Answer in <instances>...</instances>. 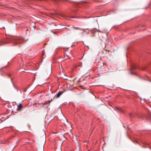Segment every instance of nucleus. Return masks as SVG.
<instances>
[{"label":"nucleus","mask_w":151,"mask_h":151,"mask_svg":"<svg viewBox=\"0 0 151 151\" xmlns=\"http://www.w3.org/2000/svg\"><path fill=\"white\" fill-rule=\"evenodd\" d=\"M68 30H70V29H68Z\"/></svg>","instance_id":"f3484780"},{"label":"nucleus","mask_w":151,"mask_h":151,"mask_svg":"<svg viewBox=\"0 0 151 151\" xmlns=\"http://www.w3.org/2000/svg\"><path fill=\"white\" fill-rule=\"evenodd\" d=\"M86 32L87 33V34H88V33H89V31H85V30H84L83 31V33L84 32Z\"/></svg>","instance_id":"1a4fd4ad"},{"label":"nucleus","mask_w":151,"mask_h":151,"mask_svg":"<svg viewBox=\"0 0 151 151\" xmlns=\"http://www.w3.org/2000/svg\"><path fill=\"white\" fill-rule=\"evenodd\" d=\"M62 17H64V18H65V16L64 15H63V14H62L61 15Z\"/></svg>","instance_id":"9b49d317"},{"label":"nucleus","mask_w":151,"mask_h":151,"mask_svg":"<svg viewBox=\"0 0 151 151\" xmlns=\"http://www.w3.org/2000/svg\"><path fill=\"white\" fill-rule=\"evenodd\" d=\"M63 93V92L62 91H60L58 93L56 94L54 96V98H57L60 97L61 94Z\"/></svg>","instance_id":"7ed1b4c3"},{"label":"nucleus","mask_w":151,"mask_h":151,"mask_svg":"<svg viewBox=\"0 0 151 151\" xmlns=\"http://www.w3.org/2000/svg\"><path fill=\"white\" fill-rule=\"evenodd\" d=\"M9 77L11 76V75H10V74H9Z\"/></svg>","instance_id":"dca6fc26"},{"label":"nucleus","mask_w":151,"mask_h":151,"mask_svg":"<svg viewBox=\"0 0 151 151\" xmlns=\"http://www.w3.org/2000/svg\"><path fill=\"white\" fill-rule=\"evenodd\" d=\"M52 100H51L50 101H49V103H50L51 101H52Z\"/></svg>","instance_id":"ddd939ff"},{"label":"nucleus","mask_w":151,"mask_h":151,"mask_svg":"<svg viewBox=\"0 0 151 151\" xmlns=\"http://www.w3.org/2000/svg\"><path fill=\"white\" fill-rule=\"evenodd\" d=\"M44 50H43L42 51V56L44 55Z\"/></svg>","instance_id":"9d476101"},{"label":"nucleus","mask_w":151,"mask_h":151,"mask_svg":"<svg viewBox=\"0 0 151 151\" xmlns=\"http://www.w3.org/2000/svg\"><path fill=\"white\" fill-rule=\"evenodd\" d=\"M24 41V39L21 37H16L13 39V42L15 45L22 44Z\"/></svg>","instance_id":"f257e3e1"},{"label":"nucleus","mask_w":151,"mask_h":151,"mask_svg":"<svg viewBox=\"0 0 151 151\" xmlns=\"http://www.w3.org/2000/svg\"><path fill=\"white\" fill-rule=\"evenodd\" d=\"M142 143L143 145V147H148L151 149V145L146 142H142Z\"/></svg>","instance_id":"f03ea898"},{"label":"nucleus","mask_w":151,"mask_h":151,"mask_svg":"<svg viewBox=\"0 0 151 151\" xmlns=\"http://www.w3.org/2000/svg\"><path fill=\"white\" fill-rule=\"evenodd\" d=\"M129 116L131 117H134L136 116H138L137 114H134L133 113H130L129 114Z\"/></svg>","instance_id":"20e7f679"},{"label":"nucleus","mask_w":151,"mask_h":151,"mask_svg":"<svg viewBox=\"0 0 151 151\" xmlns=\"http://www.w3.org/2000/svg\"><path fill=\"white\" fill-rule=\"evenodd\" d=\"M115 109H117V110H119L120 112H121L122 113L124 112V111H123V110H122V108H119L118 107H116L115 108Z\"/></svg>","instance_id":"39448f33"},{"label":"nucleus","mask_w":151,"mask_h":151,"mask_svg":"<svg viewBox=\"0 0 151 151\" xmlns=\"http://www.w3.org/2000/svg\"><path fill=\"white\" fill-rule=\"evenodd\" d=\"M72 27L75 29H76V30L79 29V30H82L79 27H75L74 26H72Z\"/></svg>","instance_id":"6e6552de"},{"label":"nucleus","mask_w":151,"mask_h":151,"mask_svg":"<svg viewBox=\"0 0 151 151\" xmlns=\"http://www.w3.org/2000/svg\"><path fill=\"white\" fill-rule=\"evenodd\" d=\"M142 70H145V69H142Z\"/></svg>","instance_id":"2eb2a0df"},{"label":"nucleus","mask_w":151,"mask_h":151,"mask_svg":"<svg viewBox=\"0 0 151 151\" xmlns=\"http://www.w3.org/2000/svg\"><path fill=\"white\" fill-rule=\"evenodd\" d=\"M133 68H135L136 67H135V66H134L133 67Z\"/></svg>","instance_id":"4468645a"},{"label":"nucleus","mask_w":151,"mask_h":151,"mask_svg":"<svg viewBox=\"0 0 151 151\" xmlns=\"http://www.w3.org/2000/svg\"><path fill=\"white\" fill-rule=\"evenodd\" d=\"M98 31L100 32L103 33L105 32V30L104 29H103V30H98Z\"/></svg>","instance_id":"0eeeda50"},{"label":"nucleus","mask_w":151,"mask_h":151,"mask_svg":"<svg viewBox=\"0 0 151 151\" xmlns=\"http://www.w3.org/2000/svg\"><path fill=\"white\" fill-rule=\"evenodd\" d=\"M23 108V106L21 104H19L18 106V109H21L22 108Z\"/></svg>","instance_id":"423d86ee"},{"label":"nucleus","mask_w":151,"mask_h":151,"mask_svg":"<svg viewBox=\"0 0 151 151\" xmlns=\"http://www.w3.org/2000/svg\"><path fill=\"white\" fill-rule=\"evenodd\" d=\"M135 142H136V143H138L139 142H138V140H135Z\"/></svg>","instance_id":"f8f14e48"}]
</instances>
